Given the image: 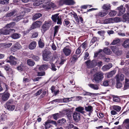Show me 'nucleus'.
I'll return each instance as SVG.
<instances>
[{
	"mask_svg": "<svg viewBox=\"0 0 129 129\" xmlns=\"http://www.w3.org/2000/svg\"><path fill=\"white\" fill-rule=\"evenodd\" d=\"M85 63L88 67L89 68L94 67L97 64V63L95 61L93 60L91 61L89 60L86 61Z\"/></svg>",
	"mask_w": 129,
	"mask_h": 129,
	"instance_id": "obj_4",
	"label": "nucleus"
},
{
	"mask_svg": "<svg viewBox=\"0 0 129 129\" xmlns=\"http://www.w3.org/2000/svg\"><path fill=\"white\" fill-rule=\"evenodd\" d=\"M109 80H105L103 82V85L104 86H107L109 85Z\"/></svg>",
	"mask_w": 129,
	"mask_h": 129,
	"instance_id": "obj_52",
	"label": "nucleus"
},
{
	"mask_svg": "<svg viewBox=\"0 0 129 129\" xmlns=\"http://www.w3.org/2000/svg\"><path fill=\"white\" fill-rule=\"evenodd\" d=\"M108 13V12L106 10H103L97 13L95 15L96 18H99L100 17H103L105 16Z\"/></svg>",
	"mask_w": 129,
	"mask_h": 129,
	"instance_id": "obj_5",
	"label": "nucleus"
},
{
	"mask_svg": "<svg viewBox=\"0 0 129 129\" xmlns=\"http://www.w3.org/2000/svg\"><path fill=\"white\" fill-rule=\"evenodd\" d=\"M73 98L74 99V101H79L82 100V97L80 96H77L73 97Z\"/></svg>",
	"mask_w": 129,
	"mask_h": 129,
	"instance_id": "obj_50",
	"label": "nucleus"
},
{
	"mask_svg": "<svg viewBox=\"0 0 129 129\" xmlns=\"http://www.w3.org/2000/svg\"><path fill=\"white\" fill-rule=\"evenodd\" d=\"M37 43L35 41H33L30 43L29 45V48L30 50L34 49L36 47Z\"/></svg>",
	"mask_w": 129,
	"mask_h": 129,
	"instance_id": "obj_15",
	"label": "nucleus"
},
{
	"mask_svg": "<svg viewBox=\"0 0 129 129\" xmlns=\"http://www.w3.org/2000/svg\"><path fill=\"white\" fill-rule=\"evenodd\" d=\"M117 8L119 10L118 15L119 16L122 15L125 11V9L122 6L118 7Z\"/></svg>",
	"mask_w": 129,
	"mask_h": 129,
	"instance_id": "obj_13",
	"label": "nucleus"
},
{
	"mask_svg": "<svg viewBox=\"0 0 129 129\" xmlns=\"http://www.w3.org/2000/svg\"><path fill=\"white\" fill-rule=\"evenodd\" d=\"M93 108L92 106H85V110L87 112H89V114L92 113L93 111Z\"/></svg>",
	"mask_w": 129,
	"mask_h": 129,
	"instance_id": "obj_17",
	"label": "nucleus"
},
{
	"mask_svg": "<svg viewBox=\"0 0 129 129\" xmlns=\"http://www.w3.org/2000/svg\"><path fill=\"white\" fill-rule=\"evenodd\" d=\"M43 60L45 61H48L51 58L50 56L47 54L46 53L44 52L43 55Z\"/></svg>",
	"mask_w": 129,
	"mask_h": 129,
	"instance_id": "obj_11",
	"label": "nucleus"
},
{
	"mask_svg": "<svg viewBox=\"0 0 129 129\" xmlns=\"http://www.w3.org/2000/svg\"><path fill=\"white\" fill-rule=\"evenodd\" d=\"M48 67V66L46 64H43L40 67H39V65H37L36 67V68L34 69V70L37 71L36 69L38 68H39V70L40 71H41L44 70H46Z\"/></svg>",
	"mask_w": 129,
	"mask_h": 129,
	"instance_id": "obj_9",
	"label": "nucleus"
},
{
	"mask_svg": "<svg viewBox=\"0 0 129 129\" xmlns=\"http://www.w3.org/2000/svg\"><path fill=\"white\" fill-rule=\"evenodd\" d=\"M72 98H64L63 99V101L64 102H68L70 101H72Z\"/></svg>",
	"mask_w": 129,
	"mask_h": 129,
	"instance_id": "obj_57",
	"label": "nucleus"
},
{
	"mask_svg": "<svg viewBox=\"0 0 129 129\" xmlns=\"http://www.w3.org/2000/svg\"><path fill=\"white\" fill-rule=\"evenodd\" d=\"M11 102L9 101H8L7 103L6 104L7 105V109L9 110L13 111L14 110L15 108V106L14 105H8V103H10Z\"/></svg>",
	"mask_w": 129,
	"mask_h": 129,
	"instance_id": "obj_21",
	"label": "nucleus"
},
{
	"mask_svg": "<svg viewBox=\"0 0 129 129\" xmlns=\"http://www.w3.org/2000/svg\"><path fill=\"white\" fill-rule=\"evenodd\" d=\"M12 45L11 43H4L3 44V46L6 48H9Z\"/></svg>",
	"mask_w": 129,
	"mask_h": 129,
	"instance_id": "obj_51",
	"label": "nucleus"
},
{
	"mask_svg": "<svg viewBox=\"0 0 129 129\" xmlns=\"http://www.w3.org/2000/svg\"><path fill=\"white\" fill-rule=\"evenodd\" d=\"M10 94L8 93H6L3 94L2 96V100L3 101H7L9 98Z\"/></svg>",
	"mask_w": 129,
	"mask_h": 129,
	"instance_id": "obj_16",
	"label": "nucleus"
},
{
	"mask_svg": "<svg viewBox=\"0 0 129 129\" xmlns=\"http://www.w3.org/2000/svg\"><path fill=\"white\" fill-rule=\"evenodd\" d=\"M1 120L2 121H5L7 119V117L6 115H2L1 116Z\"/></svg>",
	"mask_w": 129,
	"mask_h": 129,
	"instance_id": "obj_48",
	"label": "nucleus"
},
{
	"mask_svg": "<svg viewBox=\"0 0 129 129\" xmlns=\"http://www.w3.org/2000/svg\"><path fill=\"white\" fill-rule=\"evenodd\" d=\"M72 3V0H60L59 2V4L60 5H62L63 4L70 5Z\"/></svg>",
	"mask_w": 129,
	"mask_h": 129,
	"instance_id": "obj_7",
	"label": "nucleus"
},
{
	"mask_svg": "<svg viewBox=\"0 0 129 129\" xmlns=\"http://www.w3.org/2000/svg\"><path fill=\"white\" fill-rule=\"evenodd\" d=\"M21 11L22 13H25V12H28L30 11V10L28 8H21Z\"/></svg>",
	"mask_w": 129,
	"mask_h": 129,
	"instance_id": "obj_47",
	"label": "nucleus"
},
{
	"mask_svg": "<svg viewBox=\"0 0 129 129\" xmlns=\"http://www.w3.org/2000/svg\"><path fill=\"white\" fill-rule=\"evenodd\" d=\"M129 88V83H125L124 87V90Z\"/></svg>",
	"mask_w": 129,
	"mask_h": 129,
	"instance_id": "obj_61",
	"label": "nucleus"
},
{
	"mask_svg": "<svg viewBox=\"0 0 129 129\" xmlns=\"http://www.w3.org/2000/svg\"><path fill=\"white\" fill-rule=\"evenodd\" d=\"M20 36V35L18 33H15L12 35L11 37L13 39H16L19 38Z\"/></svg>",
	"mask_w": 129,
	"mask_h": 129,
	"instance_id": "obj_29",
	"label": "nucleus"
},
{
	"mask_svg": "<svg viewBox=\"0 0 129 129\" xmlns=\"http://www.w3.org/2000/svg\"><path fill=\"white\" fill-rule=\"evenodd\" d=\"M73 118L75 122H78L80 120V114L79 113L74 112L73 113Z\"/></svg>",
	"mask_w": 129,
	"mask_h": 129,
	"instance_id": "obj_8",
	"label": "nucleus"
},
{
	"mask_svg": "<svg viewBox=\"0 0 129 129\" xmlns=\"http://www.w3.org/2000/svg\"><path fill=\"white\" fill-rule=\"evenodd\" d=\"M0 34L3 35H8L9 34L8 29H0Z\"/></svg>",
	"mask_w": 129,
	"mask_h": 129,
	"instance_id": "obj_22",
	"label": "nucleus"
},
{
	"mask_svg": "<svg viewBox=\"0 0 129 129\" xmlns=\"http://www.w3.org/2000/svg\"><path fill=\"white\" fill-rule=\"evenodd\" d=\"M89 86L93 89L97 90L99 89V87L98 84H88Z\"/></svg>",
	"mask_w": 129,
	"mask_h": 129,
	"instance_id": "obj_24",
	"label": "nucleus"
},
{
	"mask_svg": "<svg viewBox=\"0 0 129 129\" xmlns=\"http://www.w3.org/2000/svg\"><path fill=\"white\" fill-rule=\"evenodd\" d=\"M53 4L50 2V1H48V2L45 4L44 6V8L46 9L49 10L53 7Z\"/></svg>",
	"mask_w": 129,
	"mask_h": 129,
	"instance_id": "obj_10",
	"label": "nucleus"
},
{
	"mask_svg": "<svg viewBox=\"0 0 129 129\" xmlns=\"http://www.w3.org/2000/svg\"><path fill=\"white\" fill-rule=\"evenodd\" d=\"M122 46L125 48H129V39L125 41L122 44Z\"/></svg>",
	"mask_w": 129,
	"mask_h": 129,
	"instance_id": "obj_20",
	"label": "nucleus"
},
{
	"mask_svg": "<svg viewBox=\"0 0 129 129\" xmlns=\"http://www.w3.org/2000/svg\"><path fill=\"white\" fill-rule=\"evenodd\" d=\"M129 123V119H125L123 122V123L125 125Z\"/></svg>",
	"mask_w": 129,
	"mask_h": 129,
	"instance_id": "obj_64",
	"label": "nucleus"
},
{
	"mask_svg": "<svg viewBox=\"0 0 129 129\" xmlns=\"http://www.w3.org/2000/svg\"><path fill=\"white\" fill-rule=\"evenodd\" d=\"M97 41V38L96 37H93L90 42V46L93 44L95 42Z\"/></svg>",
	"mask_w": 129,
	"mask_h": 129,
	"instance_id": "obj_41",
	"label": "nucleus"
},
{
	"mask_svg": "<svg viewBox=\"0 0 129 129\" xmlns=\"http://www.w3.org/2000/svg\"><path fill=\"white\" fill-rule=\"evenodd\" d=\"M103 52L108 55L110 54L111 53L110 49L107 48H105L103 50Z\"/></svg>",
	"mask_w": 129,
	"mask_h": 129,
	"instance_id": "obj_37",
	"label": "nucleus"
},
{
	"mask_svg": "<svg viewBox=\"0 0 129 129\" xmlns=\"http://www.w3.org/2000/svg\"><path fill=\"white\" fill-rule=\"evenodd\" d=\"M50 25V24L49 23H47L43 24L41 29L42 31L44 32L47 30Z\"/></svg>",
	"mask_w": 129,
	"mask_h": 129,
	"instance_id": "obj_12",
	"label": "nucleus"
},
{
	"mask_svg": "<svg viewBox=\"0 0 129 129\" xmlns=\"http://www.w3.org/2000/svg\"><path fill=\"white\" fill-rule=\"evenodd\" d=\"M42 23L41 21H36L33 23L31 27L29 28V30H31L36 28L39 27L42 24Z\"/></svg>",
	"mask_w": 129,
	"mask_h": 129,
	"instance_id": "obj_6",
	"label": "nucleus"
},
{
	"mask_svg": "<svg viewBox=\"0 0 129 129\" xmlns=\"http://www.w3.org/2000/svg\"><path fill=\"white\" fill-rule=\"evenodd\" d=\"M66 121L64 119L62 118L61 119L58 120L57 121V123L59 124V125H61L64 124Z\"/></svg>",
	"mask_w": 129,
	"mask_h": 129,
	"instance_id": "obj_39",
	"label": "nucleus"
},
{
	"mask_svg": "<svg viewBox=\"0 0 129 129\" xmlns=\"http://www.w3.org/2000/svg\"><path fill=\"white\" fill-rule=\"evenodd\" d=\"M102 8L104 10L107 11L108 10L110 9L111 6L110 4H104Z\"/></svg>",
	"mask_w": 129,
	"mask_h": 129,
	"instance_id": "obj_38",
	"label": "nucleus"
},
{
	"mask_svg": "<svg viewBox=\"0 0 129 129\" xmlns=\"http://www.w3.org/2000/svg\"><path fill=\"white\" fill-rule=\"evenodd\" d=\"M88 45L87 44V42L85 41L84 43H83L82 45L80 46V47H82L84 49H86Z\"/></svg>",
	"mask_w": 129,
	"mask_h": 129,
	"instance_id": "obj_45",
	"label": "nucleus"
},
{
	"mask_svg": "<svg viewBox=\"0 0 129 129\" xmlns=\"http://www.w3.org/2000/svg\"><path fill=\"white\" fill-rule=\"evenodd\" d=\"M113 20V18H110L108 19H106L103 21V23L104 24H108L112 22Z\"/></svg>",
	"mask_w": 129,
	"mask_h": 129,
	"instance_id": "obj_28",
	"label": "nucleus"
},
{
	"mask_svg": "<svg viewBox=\"0 0 129 129\" xmlns=\"http://www.w3.org/2000/svg\"><path fill=\"white\" fill-rule=\"evenodd\" d=\"M81 49L80 47L79 46L76 50V53L77 54H79L81 52Z\"/></svg>",
	"mask_w": 129,
	"mask_h": 129,
	"instance_id": "obj_59",
	"label": "nucleus"
},
{
	"mask_svg": "<svg viewBox=\"0 0 129 129\" xmlns=\"http://www.w3.org/2000/svg\"><path fill=\"white\" fill-rule=\"evenodd\" d=\"M16 59L15 57L10 55V57H8L6 60L7 62H9L11 65H15L17 63L16 61Z\"/></svg>",
	"mask_w": 129,
	"mask_h": 129,
	"instance_id": "obj_3",
	"label": "nucleus"
},
{
	"mask_svg": "<svg viewBox=\"0 0 129 129\" xmlns=\"http://www.w3.org/2000/svg\"><path fill=\"white\" fill-rule=\"evenodd\" d=\"M116 80H118L119 81H122L124 79V76L123 74H121L120 76L117 75L116 77Z\"/></svg>",
	"mask_w": 129,
	"mask_h": 129,
	"instance_id": "obj_26",
	"label": "nucleus"
},
{
	"mask_svg": "<svg viewBox=\"0 0 129 129\" xmlns=\"http://www.w3.org/2000/svg\"><path fill=\"white\" fill-rule=\"evenodd\" d=\"M73 16L74 18L75 19V20L77 23H79V20L77 14L74 12H73Z\"/></svg>",
	"mask_w": 129,
	"mask_h": 129,
	"instance_id": "obj_43",
	"label": "nucleus"
},
{
	"mask_svg": "<svg viewBox=\"0 0 129 129\" xmlns=\"http://www.w3.org/2000/svg\"><path fill=\"white\" fill-rule=\"evenodd\" d=\"M116 86L117 88H119L121 87L122 84L120 82V81H119L118 80H116Z\"/></svg>",
	"mask_w": 129,
	"mask_h": 129,
	"instance_id": "obj_44",
	"label": "nucleus"
},
{
	"mask_svg": "<svg viewBox=\"0 0 129 129\" xmlns=\"http://www.w3.org/2000/svg\"><path fill=\"white\" fill-rule=\"evenodd\" d=\"M123 18L125 21H129V13H127V14H124L123 16Z\"/></svg>",
	"mask_w": 129,
	"mask_h": 129,
	"instance_id": "obj_36",
	"label": "nucleus"
},
{
	"mask_svg": "<svg viewBox=\"0 0 129 129\" xmlns=\"http://www.w3.org/2000/svg\"><path fill=\"white\" fill-rule=\"evenodd\" d=\"M9 0H0V4L3 5L7 4L9 3Z\"/></svg>",
	"mask_w": 129,
	"mask_h": 129,
	"instance_id": "obj_46",
	"label": "nucleus"
},
{
	"mask_svg": "<svg viewBox=\"0 0 129 129\" xmlns=\"http://www.w3.org/2000/svg\"><path fill=\"white\" fill-rule=\"evenodd\" d=\"M42 16V14L40 13H36L33 16V19L35 20L39 18Z\"/></svg>",
	"mask_w": 129,
	"mask_h": 129,
	"instance_id": "obj_32",
	"label": "nucleus"
},
{
	"mask_svg": "<svg viewBox=\"0 0 129 129\" xmlns=\"http://www.w3.org/2000/svg\"><path fill=\"white\" fill-rule=\"evenodd\" d=\"M59 26H55L54 28V36H55L57 33L59 29Z\"/></svg>",
	"mask_w": 129,
	"mask_h": 129,
	"instance_id": "obj_54",
	"label": "nucleus"
},
{
	"mask_svg": "<svg viewBox=\"0 0 129 129\" xmlns=\"http://www.w3.org/2000/svg\"><path fill=\"white\" fill-rule=\"evenodd\" d=\"M117 56L120 55L122 53V51L121 50H117L116 52L114 53Z\"/></svg>",
	"mask_w": 129,
	"mask_h": 129,
	"instance_id": "obj_58",
	"label": "nucleus"
},
{
	"mask_svg": "<svg viewBox=\"0 0 129 129\" xmlns=\"http://www.w3.org/2000/svg\"><path fill=\"white\" fill-rule=\"evenodd\" d=\"M104 73L102 72H98L95 73L93 75V81L95 82L96 83H99L102 80Z\"/></svg>",
	"mask_w": 129,
	"mask_h": 129,
	"instance_id": "obj_1",
	"label": "nucleus"
},
{
	"mask_svg": "<svg viewBox=\"0 0 129 129\" xmlns=\"http://www.w3.org/2000/svg\"><path fill=\"white\" fill-rule=\"evenodd\" d=\"M17 12L15 10H13L11 12L7 14L6 17H11L15 16Z\"/></svg>",
	"mask_w": 129,
	"mask_h": 129,
	"instance_id": "obj_25",
	"label": "nucleus"
},
{
	"mask_svg": "<svg viewBox=\"0 0 129 129\" xmlns=\"http://www.w3.org/2000/svg\"><path fill=\"white\" fill-rule=\"evenodd\" d=\"M48 122H49V123H51L52 124H54L56 126L57 125V124L56 122L55 121H53L52 120H48Z\"/></svg>",
	"mask_w": 129,
	"mask_h": 129,
	"instance_id": "obj_63",
	"label": "nucleus"
},
{
	"mask_svg": "<svg viewBox=\"0 0 129 129\" xmlns=\"http://www.w3.org/2000/svg\"><path fill=\"white\" fill-rule=\"evenodd\" d=\"M64 113L66 114L69 119H72V112L70 110H66L65 111Z\"/></svg>",
	"mask_w": 129,
	"mask_h": 129,
	"instance_id": "obj_19",
	"label": "nucleus"
},
{
	"mask_svg": "<svg viewBox=\"0 0 129 129\" xmlns=\"http://www.w3.org/2000/svg\"><path fill=\"white\" fill-rule=\"evenodd\" d=\"M75 110L79 112L82 114H84L85 112L84 111V108L83 107H78L76 108Z\"/></svg>",
	"mask_w": 129,
	"mask_h": 129,
	"instance_id": "obj_18",
	"label": "nucleus"
},
{
	"mask_svg": "<svg viewBox=\"0 0 129 129\" xmlns=\"http://www.w3.org/2000/svg\"><path fill=\"white\" fill-rule=\"evenodd\" d=\"M23 16L22 15H19L17 16L15 18V20L17 21H18L21 19L23 18Z\"/></svg>",
	"mask_w": 129,
	"mask_h": 129,
	"instance_id": "obj_60",
	"label": "nucleus"
},
{
	"mask_svg": "<svg viewBox=\"0 0 129 129\" xmlns=\"http://www.w3.org/2000/svg\"><path fill=\"white\" fill-rule=\"evenodd\" d=\"M31 58L36 61H38L39 59V58L36 56L32 55Z\"/></svg>",
	"mask_w": 129,
	"mask_h": 129,
	"instance_id": "obj_56",
	"label": "nucleus"
},
{
	"mask_svg": "<svg viewBox=\"0 0 129 129\" xmlns=\"http://www.w3.org/2000/svg\"><path fill=\"white\" fill-rule=\"evenodd\" d=\"M27 63L29 66H33L35 64V62L31 59H29L27 60Z\"/></svg>",
	"mask_w": 129,
	"mask_h": 129,
	"instance_id": "obj_35",
	"label": "nucleus"
},
{
	"mask_svg": "<svg viewBox=\"0 0 129 129\" xmlns=\"http://www.w3.org/2000/svg\"><path fill=\"white\" fill-rule=\"evenodd\" d=\"M43 41L41 39H40L39 41L38 44L39 47L41 48H43L44 46V44Z\"/></svg>",
	"mask_w": 129,
	"mask_h": 129,
	"instance_id": "obj_42",
	"label": "nucleus"
},
{
	"mask_svg": "<svg viewBox=\"0 0 129 129\" xmlns=\"http://www.w3.org/2000/svg\"><path fill=\"white\" fill-rule=\"evenodd\" d=\"M38 36V33L36 32H34L32 34V38H35L37 37Z\"/></svg>",
	"mask_w": 129,
	"mask_h": 129,
	"instance_id": "obj_53",
	"label": "nucleus"
},
{
	"mask_svg": "<svg viewBox=\"0 0 129 129\" xmlns=\"http://www.w3.org/2000/svg\"><path fill=\"white\" fill-rule=\"evenodd\" d=\"M112 66V63H109L108 64H105L103 66L102 68V70L104 71L108 70L110 69Z\"/></svg>",
	"mask_w": 129,
	"mask_h": 129,
	"instance_id": "obj_14",
	"label": "nucleus"
},
{
	"mask_svg": "<svg viewBox=\"0 0 129 129\" xmlns=\"http://www.w3.org/2000/svg\"><path fill=\"white\" fill-rule=\"evenodd\" d=\"M48 120L45 123V124H44L45 127H44L42 126L41 127V128L42 129H47V128H49L51 126V125L50 124V123L48 122Z\"/></svg>",
	"mask_w": 129,
	"mask_h": 129,
	"instance_id": "obj_23",
	"label": "nucleus"
},
{
	"mask_svg": "<svg viewBox=\"0 0 129 129\" xmlns=\"http://www.w3.org/2000/svg\"><path fill=\"white\" fill-rule=\"evenodd\" d=\"M120 40L118 39H116L113 40L110 45H115L116 44H118L120 42Z\"/></svg>",
	"mask_w": 129,
	"mask_h": 129,
	"instance_id": "obj_34",
	"label": "nucleus"
},
{
	"mask_svg": "<svg viewBox=\"0 0 129 129\" xmlns=\"http://www.w3.org/2000/svg\"><path fill=\"white\" fill-rule=\"evenodd\" d=\"M23 64H21L19 66L17 67V69L18 70L20 71H22L23 70Z\"/></svg>",
	"mask_w": 129,
	"mask_h": 129,
	"instance_id": "obj_55",
	"label": "nucleus"
},
{
	"mask_svg": "<svg viewBox=\"0 0 129 129\" xmlns=\"http://www.w3.org/2000/svg\"><path fill=\"white\" fill-rule=\"evenodd\" d=\"M113 20L116 22H120L121 21V19L119 17H115L113 19Z\"/></svg>",
	"mask_w": 129,
	"mask_h": 129,
	"instance_id": "obj_49",
	"label": "nucleus"
},
{
	"mask_svg": "<svg viewBox=\"0 0 129 129\" xmlns=\"http://www.w3.org/2000/svg\"><path fill=\"white\" fill-rule=\"evenodd\" d=\"M63 52L66 56H68L71 53V51L69 49L66 48L63 49Z\"/></svg>",
	"mask_w": 129,
	"mask_h": 129,
	"instance_id": "obj_27",
	"label": "nucleus"
},
{
	"mask_svg": "<svg viewBox=\"0 0 129 129\" xmlns=\"http://www.w3.org/2000/svg\"><path fill=\"white\" fill-rule=\"evenodd\" d=\"M113 109L116 110L117 112H119L121 110V107L116 105H113L112 106Z\"/></svg>",
	"mask_w": 129,
	"mask_h": 129,
	"instance_id": "obj_33",
	"label": "nucleus"
},
{
	"mask_svg": "<svg viewBox=\"0 0 129 129\" xmlns=\"http://www.w3.org/2000/svg\"><path fill=\"white\" fill-rule=\"evenodd\" d=\"M15 22H12L7 24L6 26L7 28H12L15 25Z\"/></svg>",
	"mask_w": 129,
	"mask_h": 129,
	"instance_id": "obj_40",
	"label": "nucleus"
},
{
	"mask_svg": "<svg viewBox=\"0 0 129 129\" xmlns=\"http://www.w3.org/2000/svg\"><path fill=\"white\" fill-rule=\"evenodd\" d=\"M59 15V13H57L53 15L52 16L51 18L52 20L54 22H56L57 20V23L58 24H62V21H61V18L60 16H58Z\"/></svg>",
	"mask_w": 129,
	"mask_h": 129,
	"instance_id": "obj_2",
	"label": "nucleus"
},
{
	"mask_svg": "<svg viewBox=\"0 0 129 129\" xmlns=\"http://www.w3.org/2000/svg\"><path fill=\"white\" fill-rule=\"evenodd\" d=\"M112 96L113 97V101L115 102H119L120 101V98L118 96L116 95H112Z\"/></svg>",
	"mask_w": 129,
	"mask_h": 129,
	"instance_id": "obj_31",
	"label": "nucleus"
},
{
	"mask_svg": "<svg viewBox=\"0 0 129 129\" xmlns=\"http://www.w3.org/2000/svg\"><path fill=\"white\" fill-rule=\"evenodd\" d=\"M118 46L119 45H118L116 46H110V48L114 53L116 52L117 50H119V48L118 47Z\"/></svg>",
	"mask_w": 129,
	"mask_h": 129,
	"instance_id": "obj_30",
	"label": "nucleus"
},
{
	"mask_svg": "<svg viewBox=\"0 0 129 129\" xmlns=\"http://www.w3.org/2000/svg\"><path fill=\"white\" fill-rule=\"evenodd\" d=\"M116 14V13L115 11H111L109 13V14L111 16H115Z\"/></svg>",
	"mask_w": 129,
	"mask_h": 129,
	"instance_id": "obj_62",
	"label": "nucleus"
}]
</instances>
